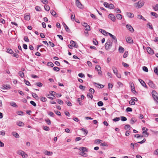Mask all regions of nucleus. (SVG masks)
<instances>
[{
  "mask_svg": "<svg viewBox=\"0 0 158 158\" xmlns=\"http://www.w3.org/2000/svg\"><path fill=\"white\" fill-rule=\"evenodd\" d=\"M154 71L155 73L158 76V69L157 68L155 67Z\"/></svg>",
  "mask_w": 158,
  "mask_h": 158,
  "instance_id": "2f4dec72",
  "label": "nucleus"
},
{
  "mask_svg": "<svg viewBox=\"0 0 158 158\" xmlns=\"http://www.w3.org/2000/svg\"><path fill=\"white\" fill-rule=\"evenodd\" d=\"M99 30L103 35H106V34H108V33H109L104 30L100 29Z\"/></svg>",
  "mask_w": 158,
  "mask_h": 158,
  "instance_id": "a211bd4d",
  "label": "nucleus"
},
{
  "mask_svg": "<svg viewBox=\"0 0 158 158\" xmlns=\"http://www.w3.org/2000/svg\"><path fill=\"white\" fill-rule=\"evenodd\" d=\"M10 105L11 106H13L14 107H17V106L16 104L14 102H11L10 103Z\"/></svg>",
  "mask_w": 158,
  "mask_h": 158,
  "instance_id": "cd10ccee",
  "label": "nucleus"
},
{
  "mask_svg": "<svg viewBox=\"0 0 158 158\" xmlns=\"http://www.w3.org/2000/svg\"><path fill=\"white\" fill-rule=\"evenodd\" d=\"M31 94H32V96L34 98H38V95H37V94H36L34 93H32Z\"/></svg>",
  "mask_w": 158,
  "mask_h": 158,
  "instance_id": "49530a36",
  "label": "nucleus"
},
{
  "mask_svg": "<svg viewBox=\"0 0 158 158\" xmlns=\"http://www.w3.org/2000/svg\"><path fill=\"white\" fill-rule=\"evenodd\" d=\"M154 9L155 11L158 10V4L156 5L154 7Z\"/></svg>",
  "mask_w": 158,
  "mask_h": 158,
  "instance_id": "338daca9",
  "label": "nucleus"
},
{
  "mask_svg": "<svg viewBox=\"0 0 158 158\" xmlns=\"http://www.w3.org/2000/svg\"><path fill=\"white\" fill-rule=\"evenodd\" d=\"M24 18L25 20L28 21L30 19V16L29 15H27L25 16Z\"/></svg>",
  "mask_w": 158,
  "mask_h": 158,
  "instance_id": "c756f323",
  "label": "nucleus"
},
{
  "mask_svg": "<svg viewBox=\"0 0 158 158\" xmlns=\"http://www.w3.org/2000/svg\"><path fill=\"white\" fill-rule=\"evenodd\" d=\"M101 145L103 146H108V144L107 143L105 142L102 143L101 144Z\"/></svg>",
  "mask_w": 158,
  "mask_h": 158,
  "instance_id": "4d7b16f0",
  "label": "nucleus"
},
{
  "mask_svg": "<svg viewBox=\"0 0 158 158\" xmlns=\"http://www.w3.org/2000/svg\"><path fill=\"white\" fill-rule=\"evenodd\" d=\"M64 27L66 31L68 32H70V30L68 27L66 25H65V26H64Z\"/></svg>",
  "mask_w": 158,
  "mask_h": 158,
  "instance_id": "e433bc0d",
  "label": "nucleus"
},
{
  "mask_svg": "<svg viewBox=\"0 0 158 158\" xmlns=\"http://www.w3.org/2000/svg\"><path fill=\"white\" fill-rule=\"evenodd\" d=\"M109 18L111 20H112V21H114V22L115 21V19H116V18H115V16L114 15H113L112 14L109 15Z\"/></svg>",
  "mask_w": 158,
  "mask_h": 158,
  "instance_id": "4468645a",
  "label": "nucleus"
},
{
  "mask_svg": "<svg viewBox=\"0 0 158 158\" xmlns=\"http://www.w3.org/2000/svg\"><path fill=\"white\" fill-rule=\"evenodd\" d=\"M19 74L22 78L24 77V73L21 71H20L19 72Z\"/></svg>",
  "mask_w": 158,
  "mask_h": 158,
  "instance_id": "c85d7f7f",
  "label": "nucleus"
},
{
  "mask_svg": "<svg viewBox=\"0 0 158 158\" xmlns=\"http://www.w3.org/2000/svg\"><path fill=\"white\" fill-rule=\"evenodd\" d=\"M126 110L127 112H131L132 111V109L131 108L127 107V108Z\"/></svg>",
  "mask_w": 158,
  "mask_h": 158,
  "instance_id": "5fc2aeb1",
  "label": "nucleus"
},
{
  "mask_svg": "<svg viewBox=\"0 0 158 158\" xmlns=\"http://www.w3.org/2000/svg\"><path fill=\"white\" fill-rule=\"evenodd\" d=\"M82 25L83 26L85 27V29L86 30L89 31L90 30V26L89 25H88L86 23H82Z\"/></svg>",
  "mask_w": 158,
  "mask_h": 158,
  "instance_id": "6e6552de",
  "label": "nucleus"
},
{
  "mask_svg": "<svg viewBox=\"0 0 158 158\" xmlns=\"http://www.w3.org/2000/svg\"><path fill=\"white\" fill-rule=\"evenodd\" d=\"M17 153L18 154L22 156L23 154V153H24V152L22 150H19L17 152Z\"/></svg>",
  "mask_w": 158,
  "mask_h": 158,
  "instance_id": "c9c22d12",
  "label": "nucleus"
},
{
  "mask_svg": "<svg viewBox=\"0 0 158 158\" xmlns=\"http://www.w3.org/2000/svg\"><path fill=\"white\" fill-rule=\"evenodd\" d=\"M137 121L136 119L135 118H132L131 119V123L133 124Z\"/></svg>",
  "mask_w": 158,
  "mask_h": 158,
  "instance_id": "6ab92c4d",
  "label": "nucleus"
},
{
  "mask_svg": "<svg viewBox=\"0 0 158 158\" xmlns=\"http://www.w3.org/2000/svg\"><path fill=\"white\" fill-rule=\"evenodd\" d=\"M116 17L118 19H121L122 18V15L120 14H118L116 15Z\"/></svg>",
  "mask_w": 158,
  "mask_h": 158,
  "instance_id": "bb28decb",
  "label": "nucleus"
},
{
  "mask_svg": "<svg viewBox=\"0 0 158 158\" xmlns=\"http://www.w3.org/2000/svg\"><path fill=\"white\" fill-rule=\"evenodd\" d=\"M6 52L10 54H13L14 53L13 51L11 49L9 48L7 49Z\"/></svg>",
  "mask_w": 158,
  "mask_h": 158,
  "instance_id": "5701e85b",
  "label": "nucleus"
},
{
  "mask_svg": "<svg viewBox=\"0 0 158 158\" xmlns=\"http://www.w3.org/2000/svg\"><path fill=\"white\" fill-rule=\"evenodd\" d=\"M98 105L99 106H102L103 105V103L102 102L99 101L98 102Z\"/></svg>",
  "mask_w": 158,
  "mask_h": 158,
  "instance_id": "ea45409f",
  "label": "nucleus"
},
{
  "mask_svg": "<svg viewBox=\"0 0 158 158\" xmlns=\"http://www.w3.org/2000/svg\"><path fill=\"white\" fill-rule=\"evenodd\" d=\"M120 119V118L119 117H116L115 118H114L113 119V120L114 122H117L119 121Z\"/></svg>",
  "mask_w": 158,
  "mask_h": 158,
  "instance_id": "13d9d810",
  "label": "nucleus"
},
{
  "mask_svg": "<svg viewBox=\"0 0 158 158\" xmlns=\"http://www.w3.org/2000/svg\"><path fill=\"white\" fill-rule=\"evenodd\" d=\"M78 149L81 151V152L79 153V155L80 154H82V153H85V152H87L88 151L87 148L84 147H80L78 148Z\"/></svg>",
  "mask_w": 158,
  "mask_h": 158,
  "instance_id": "7ed1b4c3",
  "label": "nucleus"
},
{
  "mask_svg": "<svg viewBox=\"0 0 158 158\" xmlns=\"http://www.w3.org/2000/svg\"><path fill=\"white\" fill-rule=\"evenodd\" d=\"M56 101L60 104H63L64 103L63 101L60 99H57L56 100Z\"/></svg>",
  "mask_w": 158,
  "mask_h": 158,
  "instance_id": "37998d69",
  "label": "nucleus"
},
{
  "mask_svg": "<svg viewBox=\"0 0 158 158\" xmlns=\"http://www.w3.org/2000/svg\"><path fill=\"white\" fill-rule=\"evenodd\" d=\"M90 93H91L92 94H94V90L93 88H90L89 90Z\"/></svg>",
  "mask_w": 158,
  "mask_h": 158,
  "instance_id": "3c124183",
  "label": "nucleus"
},
{
  "mask_svg": "<svg viewBox=\"0 0 158 158\" xmlns=\"http://www.w3.org/2000/svg\"><path fill=\"white\" fill-rule=\"evenodd\" d=\"M95 69L96 70H97L98 72V73L99 74H102V72L101 71V68L100 66L98 65H97L96 66Z\"/></svg>",
  "mask_w": 158,
  "mask_h": 158,
  "instance_id": "423d86ee",
  "label": "nucleus"
},
{
  "mask_svg": "<svg viewBox=\"0 0 158 158\" xmlns=\"http://www.w3.org/2000/svg\"><path fill=\"white\" fill-rule=\"evenodd\" d=\"M44 153L45 155L48 156H50L53 154V153L52 152H49L47 151H46Z\"/></svg>",
  "mask_w": 158,
  "mask_h": 158,
  "instance_id": "412c9836",
  "label": "nucleus"
},
{
  "mask_svg": "<svg viewBox=\"0 0 158 158\" xmlns=\"http://www.w3.org/2000/svg\"><path fill=\"white\" fill-rule=\"evenodd\" d=\"M131 91L132 92L135 91V92H136V91L135 89V87H134V84L133 83L131 84Z\"/></svg>",
  "mask_w": 158,
  "mask_h": 158,
  "instance_id": "393cba45",
  "label": "nucleus"
},
{
  "mask_svg": "<svg viewBox=\"0 0 158 158\" xmlns=\"http://www.w3.org/2000/svg\"><path fill=\"white\" fill-rule=\"evenodd\" d=\"M124 50L123 48L121 46H119V51L120 52H123Z\"/></svg>",
  "mask_w": 158,
  "mask_h": 158,
  "instance_id": "a878e982",
  "label": "nucleus"
},
{
  "mask_svg": "<svg viewBox=\"0 0 158 158\" xmlns=\"http://www.w3.org/2000/svg\"><path fill=\"white\" fill-rule=\"evenodd\" d=\"M71 19L72 20H75V16L73 13H72L71 16Z\"/></svg>",
  "mask_w": 158,
  "mask_h": 158,
  "instance_id": "473e14b6",
  "label": "nucleus"
},
{
  "mask_svg": "<svg viewBox=\"0 0 158 158\" xmlns=\"http://www.w3.org/2000/svg\"><path fill=\"white\" fill-rule=\"evenodd\" d=\"M152 97L156 102L158 104V97L157 96V93H156L155 91H152Z\"/></svg>",
  "mask_w": 158,
  "mask_h": 158,
  "instance_id": "20e7f679",
  "label": "nucleus"
},
{
  "mask_svg": "<svg viewBox=\"0 0 158 158\" xmlns=\"http://www.w3.org/2000/svg\"><path fill=\"white\" fill-rule=\"evenodd\" d=\"M40 100L43 102H45L47 101V98L44 97H41L40 98Z\"/></svg>",
  "mask_w": 158,
  "mask_h": 158,
  "instance_id": "aec40b11",
  "label": "nucleus"
},
{
  "mask_svg": "<svg viewBox=\"0 0 158 158\" xmlns=\"http://www.w3.org/2000/svg\"><path fill=\"white\" fill-rule=\"evenodd\" d=\"M102 140L99 139H97L95 140V142L96 143H100L102 142Z\"/></svg>",
  "mask_w": 158,
  "mask_h": 158,
  "instance_id": "680f3d73",
  "label": "nucleus"
},
{
  "mask_svg": "<svg viewBox=\"0 0 158 158\" xmlns=\"http://www.w3.org/2000/svg\"><path fill=\"white\" fill-rule=\"evenodd\" d=\"M147 25L149 26V27L151 29H153V27H152V25L150 23H148L147 24Z\"/></svg>",
  "mask_w": 158,
  "mask_h": 158,
  "instance_id": "0e129e2a",
  "label": "nucleus"
},
{
  "mask_svg": "<svg viewBox=\"0 0 158 158\" xmlns=\"http://www.w3.org/2000/svg\"><path fill=\"white\" fill-rule=\"evenodd\" d=\"M79 88L80 89H82L83 90H84L85 88V86H83L82 85H80L79 86Z\"/></svg>",
  "mask_w": 158,
  "mask_h": 158,
  "instance_id": "e2e57ef3",
  "label": "nucleus"
},
{
  "mask_svg": "<svg viewBox=\"0 0 158 158\" xmlns=\"http://www.w3.org/2000/svg\"><path fill=\"white\" fill-rule=\"evenodd\" d=\"M87 96L88 98H91V99H92L93 97V96L92 94H90V93H88L87 94Z\"/></svg>",
  "mask_w": 158,
  "mask_h": 158,
  "instance_id": "864d4df0",
  "label": "nucleus"
},
{
  "mask_svg": "<svg viewBox=\"0 0 158 158\" xmlns=\"http://www.w3.org/2000/svg\"><path fill=\"white\" fill-rule=\"evenodd\" d=\"M151 14L154 16H155L156 18H157L158 17V15L155 12H152Z\"/></svg>",
  "mask_w": 158,
  "mask_h": 158,
  "instance_id": "79ce46f5",
  "label": "nucleus"
},
{
  "mask_svg": "<svg viewBox=\"0 0 158 158\" xmlns=\"http://www.w3.org/2000/svg\"><path fill=\"white\" fill-rule=\"evenodd\" d=\"M53 69L55 71H58L60 70V68L57 67H55L53 68Z\"/></svg>",
  "mask_w": 158,
  "mask_h": 158,
  "instance_id": "8fccbe9b",
  "label": "nucleus"
},
{
  "mask_svg": "<svg viewBox=\"0 0 158 158\" xmlns=\"http://www.w3.org/2000/svg\"><path fill=\"white\" fill-rule=\"evenodd\" d=\"M36 85L39 87H41L42 86L43 84L41 82H37L36 83Z\"/></svg>",
  "mask_w": 158,
  "mask_h": 158,
  "instance_id": "a18cd8bd",
  "label": "nucleus"
},
{
  "mask_svg": "<svg viewBox=\"0 0 158 158\" xmlns=\"http://www.w3.org/2000/svg\"><path fill=\"white\" fill-rule=\"evenodd\" d=\"M139 81L142 85L145 87L147 89L148 88L147 86L146 85V83L144 82V81L142 80L141 79H139Z\"/></svg>",
  "mask_w": 158,
  "mask_h": 158,
  "instance_id": "9b49d317",
  "label": "nucleus"
},
{
  "mask_svg": "<svg viewBox=\"0 0 158 158\" xmlns=\"http://www.w3.org/2000/svg\"><path fill=\"white\" fill-rule=\"evenodd\" d=\"M147 50L149 54H153L154 53L153 50L149 47H147Z\"/></svg>",
  "mask_w": 158,
  "mask_h": 158,
  "instance_id": "f8f14e48",
  "label": "nucleus"
},
{
  "mask_svg": "<svg viewBox=\"0 0 158 158\" xmlns=\"http://www.w3.org/2000/svg\"><path fill=\"white\" fill-rule=\"evenodd\" d=\"M127 41L128 43H133V40L132 38L130 37H127L126 38Z\"/></svg>",
  "mask_w": 158,
  "mask_h": 158,
  "instance_id": "f3484780",
  "label": "nucleus"
},
{
  "mask_svg": "<svg viewBox=\"0 0 158 158\" xmlns=\"http://www.w3.org/2000/svg\"><path fill=\"white\" fill-rule=\"evenodd\" d=\"M144 2L143 1H139L138 2L135 3L134 4V6L137 9H139L143 6Z\"/></svg>",
  "mask_w": 158,
  "mask_h": 158,
  "instance_id": "f03ea898",
  "label": "nucleus"
},
{
  "mask_svg": "<svg viewBox=\"0 0 158 158\" xmlns=\"http://www.w3.org/2000/svg\"><path fill=\"white\" fill-rule=\"evenodd\" d=\"M44 8H45V9L47 11H48L49 10H50V7L49 6H48V5H45L44 6Z\"/></svg>",
  "mask_w": 158,
  "mask_h": 158,
  "instance_id": "a19ab883",
  "label": "nucleus"
},
{
  "mask_svg": "<svg viewBox=\"0 0 158 158\" xmlns=\"http://www.w3.org/2000/svg\"><path fill=\"white\" fill-rule=\"evenodd\" d=\"M121 120L123 121H125L127 120V118L126 117L124 116H121Z\"/></svg>",
  "mask_w": 158,
  "mask_h": 158,
  "instance_id": "de8ad7c7",
  "label": "nucleus"
},
{
  "mask_svg": "<svg viewBox=\"0 0 158 158\" xmlns=\"http://www.w3.org/2000/svg\"><path fill=\"white\" fill-rule=\"evenodd\" d=\"M143 70L145 72H148V68L146 66H143L142 67Z\"/></svg>",
  "mask_w": 158,
  "mask_h": 158,
  "instance_id": "c03bdc74",
  "label": "nucleus"
},
{
  "mask_svg": "<svg viewBox=\"0 0 158 158\" xmlns=\"http://www.w3.org/2000/svg\"><path fill=\"white\" fill-rule=\"evenodd\" d=\"M13 135L16 138H19V135L17 133H13Z\"/></svg>",
  "mask_w": 158,
  "mask_h": 158,
  "instance_id": "f704fd0d",
  "label": "nucleus"
},
{
  "mask_svg": "<svg viewBox=\"0 0 158 158\" xmlns=\"http://www.w3.org/2000/svg\"><path fill=\"white\" fill-rule=\"evenodd\" d=\"M153 154L154 155H157L158 154V149L155 151L153 152Z\"/></svg>",
  "mask_w": 158,
  "mask_h": 158,
  "instance_id": "774afa93",
  "label": "nucleus"
},
{
  "mask_svg": "<svg viewBox=\"0 0 158 158\" xmlns=\"http://www.w3.org/2000/svg\"><path fill=\"white\" fill-rule=\"evenodd\" d=\"M126 27L131 33L133 32L134 31V29L131 25L127 24L126 26Z\"/></svg>",
  "mask_w": 158,
  "mask_h": 158,
  "instance_id": "1a4fd4ad",
  "label": "nucleus"
},
{
  "mask_svg": "<svg viewBox=\"0 0 158 158\" xmlns=\"http://www.w3.org/2000/svg\"><path fill=\"white\" fill-rule=\"evenodd\" d=\"M108 34L112 38L114 42L115 43H116L117 42V40L116 37L110 33H108Z\"/></svg>",
  "mask_w": 158,
  "mask_h": 158,
  "instance_id": "9d476101",
  "label": "nucleus"
},
{
  "mask_svg": "<svg viewBox=\"0 0 158 158\" xmlns=\"http://www.w3.org/2000/svg\"><path fill=\"white\" fill-rule=\"evenodd\" d=\"M51 13L53 16H56V12L53 10H51Z\"/></svg>",
  "mask_w": 158,
  "mask_h": 158,
  "instance_id": "72a5a7b5",
  "label": "nucleus"
},
{
  "mask_svg": "<svg viewBox=\"0 0 158 158\" xmlns=\"http://www.w3.org/2000/svg\"><path fill=\"white\" fill-rule=\"evenodd\" d=\"M104 5L106 7L108 8L109 4L108 3L105 2L104 3Z\"/></svg>",
  "mask_w": 158,
  "mask_h": 158,
  "instance_id": "69168bd1",
  "label": "nucleus"
},
{
  "mask_svg": "<svg viewBox=\"0 0 158 158\" xmlns=\"http://www.w3.org/2000/svg\"><path fill=\"white\" fill-rule=\"evenodd\" d=\"M137 18L139 19H143V20H145L146 19L143 17L142 15H137Z\"/></svg>",
  "mask_w": 158,
  "mask_h": 158,
  "instance_id": "4c0bfd02",
  "label": "nucleus"
},
{
  "mask_svg": "<svg viewBox=\"0 0 158 158\" xmlns=\"http://www.w3.org/2000/svg\"><path fill=\"white\" fill-rule=\"evenodd\" d=\"M112 69L114 73L115 74H117V73H118V70L116 67H113Z\"/></svg>",
  "mask_w": 158,
  "mask_h": 158,
  "instance_id": "b1692460",
  "label": "nucleus"
},
{
  "mask_svg": "<svg viewBox=\"0 0 158 158\" xmlns=\"http://www.w3.org/2000/svg\"><path fill=\"white\" fill-rule=\"evenodd\" d=\"M142 134H144V137H147L149 135L148 133L146 130L143 131L142 132Z\"/></svg>",
  "mask_w": 158,
  "mask_h": 158,
  "instance_id": "4be33fe9",
  "label": "nucleus"
},
{
  "mask_svg": "<svg viewBox=\"0 0 158 158\" xmlns=\"http://www.w3.org/2000/svg\"><path fill=\"white\" fill-rule=\"evenodd\" d=\"M48 114L50 115L51 117H54L55 116L54 114L51 111L50 112L48 113Z\"/></svg>",
  "mask_w": 158,
  "mask_h": 158,
  "instance_id": "603ef678",
  "label": "nucleus"
},
{
  "mask_svg": "<svg viewBox=\"0 0 158 158\" xmlns=\"http://www.w3.org/2000/svg\"><path fill=\"white\" fill-rule=\"evenodd\" d=\"M76 5L79 8L82 9L83 7V6L78 0H76Z\"/></svg>",
  "mask_w": 158,
  "mask_h": 158,
  "instance_id": "39448f33",
  "label": "nucleus"
},
{
  "mask_svg": "<svg viewBox=\"0 0 158 158\" xmlns=\"http://www.w3.org/2000/svg\"><path fill=\"white\" fill-rule=\"evenodd\" d=\"M108 8L110 9H114V5L112 4H109Z\"/></svg>",
  "mask_w": 158,
  "mask_h": 158,
  "instance_id": "58836bf2",
  "label": "nucleus"
},
{
  "mask_svg": "<svg viewBox=\"0 0 158 158\" xmlns=\"http://www.w3.org/2000/svg\"><path fill=\"white\" fill-rule=\"evenodd\" d=\"M45 121L48 125H50L51 124V121L49 119H45Z\"/></svg>",
  "mask_w": 158,
  "mask_h": 158,
  "instance_id": "6e6d98bb",
  "label": "nucleus"
},
{
  "mask_svg": "<svg viewBox=\"0 0 158 158\" xmlns=\"http://www.w3.org/2000/svg\"><path fill=\"white\" fill-rule=\"evenodd\" d=\"M81 130L84 131V132L85 133V135H86L87 134L88 131L87 130H86L84 128H82L81 129Z\"/></svg>",
  "mask_w": 158,
  "mask_h": 158,
  "instance_id": "bf43d9fd",
  "label": "nucleus"
},
{
  "mask_svg": "<svg viewBox=\"0 0 158 158\" xmlns=\"http://www.w3.org/2000/svg\"><path fill=\"white\" fill-rule=\"evenodd\" d=\"M148 84L149 86L153 89H154L156 87V85L153 82L151 81H149Z\"/></svg>",
  "mask_w": 158,
  "mask_h": 158,
  "instance_id": "0eeeda50",
  "label": "nucleus"
},
{
  "mask_svg": "<svg viewBox=\"0 0 158 158\" xmlns=\"http://www.w3.org/2000/svg\"><path fill=\"white\" fill-rule=\"evenodd\" d=\"M47 65L48 66H50L52 67H53L54 66V64L51 62H48L47 64Z\"/></svg>",
  "mask_w": 158,
  "mask_h": 158,
  "instance_id": "09e8293b",
  "label": "nucleus"
},
{
  "mask_svg": "<svg viewBox=\"0 0 158 158\" xmlns=\"http://www.w3.org/2000/svg\"><path fill=\"white\" fill-rule=\"evenodd\" d=\"M30 103L34 106H36V104L33 101H30Z\"/></svg>",
  "mask_w": 158,
  "mask_h": 158,
  "instance_id": "052dcab7",
  "label": "nucleus"
},
{
  "mask_svg": "<svg viewBox=\"0 0 158 158\" xmlns=\"http://www.w3.org/2000/svg\"><path fill=\"white\" fill-rule=\"evenodd\" d=\"M16 124L20 127H23L24 126V123L20 121H18L16 122Z\"/></svg>",
  "mask_w": 158,
  "mask_h": 158,
  "instance_id": "dca6fc26",
  "label": "nucleus"
},
{
  "mask_svg": "<svg viewBox=\"0 0 158 158\" xmlns=\"http://www.w3.org/2000/svg\"><path fill=\"white\" fill-rule=\"evenodd\" d=\"M126 15L127 16L131 18H133L134 17V14L130 12H127Z\"/></svg>",
  "mask_w": 158,
  "mask_h": 158,
  "instance_id": "2eb2a0df",
  "label": "nucleus"
},
{
  "mask_svg": "<svg viewBox=\"0 0 158 158\" xmlns=\"http://www.w3.org/2000/svg\"><path fill=\"white\" fill-rule=\"evenodd\" d=\"M113 41L111 39H108L105 44V48L106 50H109L112 47Z\"/></svg>",
  "mask_w": 158,
  "mask_h": 158,
  "instance_id": "f257e3e1",
  "label": "nucleus"
},
{
  "mask_svg": "<svg viewBox=\"0 0 158 158\" xmlns=\"http://www.w3.org/2000/svg\"><path fill=\"white\" fill-rule=\"evenodd\" d=\"M131 127L129 125H126L124 127V129L126 130H130Z\"/></svg>",
  "mask_w": 158,
  "mask_h": 158,
  "instance_id": "7c9ffc66",
  "label": "nucleus"
},
{
  "mask_svg": "<svg viewBox=\"0 0 158 158\" xmlns=\"http://www.w3.org/2000/svg\"><path fill=\"white\" fill-rule=\"evenodd\" d=\"M70 43L72 46L76 48H78V45L76 44L75 41L73 40H71L70 42Z\"/></svg>",
  "mask_w": 158,
  "mask_h": 158,
  "instance_id": "ddd939ff",
  "label": "nucleus"
}]
</instances>
